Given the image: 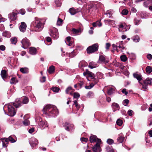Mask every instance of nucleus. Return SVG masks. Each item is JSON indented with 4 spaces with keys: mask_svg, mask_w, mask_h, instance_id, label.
Returning <instances> with one entry per match:
<instances>
[{
    "mask_svg": "<svg viewBox=\"0 0 152 152\" xmlns=\"http://www.w3.org/2000/svg\"><path fill=\"white\" fill-rule=\"evenodd\" d=\"M8 138L9 141L12 143L15 142L16 140V137L14 135H13L10 136Z\"/></svg>",
    "mask_w": 152,
    "mask_h": 152,
    "instance_id": "obj_25",
    "label": "nucleus"
},
{
    "mask_svg": "<svg viewBox=\"0 0 152 152\" xmlns=\"http://www.w3.org/2000/svg\"><path fill=\"white\" fill-rule=\"evenodd\" d=\"M22 102L20 100V99H17L15 102L13 103V105L17 108L21 106Z\"/></svg>",
    "mask_w": 152,
    "mask_h": 152,
    "instance_id": "obj_16",
    "label": "nucleus"
},
{
    "mask_svg": "<svg viewBox=\"0 0 152 152\" xmlns=\"http://www.w3.org/2000/svg\"><path fill=\"white\" fill-rule=\"evenodd\" d=\"M145 71L147 73L149 74L152 72V68L150 66H147L145 69Z\"/></svg>",
    "mask_w": 152,
    "mask_h": 152,
    "instance_id": "obj_33",
    "label": "nucleus"
},
{
    "mask_svg": "<svg viewBox=\"0 0 152 152\" xmlns=\"http://www.w3.org/2000/svg\"><path fill=\"white\" fill-rule=\"evenodd\" d=\"M81 32V30L80 29H76L75 28H73L72 30V32L74 35H77L79 34V33Z\"/></svg>",
    "mask_w": 152,
    "mask_h": 152,
    "instance_id": "obj_24",
    "label": "nucleus"
},
{
    "mask_svg": "<svg viewBox=\"0 0 152 152\" xmlns=\"http://www.w3.org/2000/svg\"><path fill=\"white\" fill-rule=\"evenodd\" d=\"M99 48V45L97 43L93 44L92 45L88 47L87 49V52L88 53H91L98 50Z\"/></svg>",
    "mask_w": 152,
    "mask_h": 152,
    "instance_id": "obj_3",
    "label": "nucleus"
},
{
    "mask_svg": "<svg viewBox=\"0 0 152 152\" xmlns=\"http://www.w3.org/2000/svg\"><path fill=\"white\" fill-rule=\"evenodd\" d=\"M18 82V81L16 79V78L15 77L12 78L10 81V83L12 84L15 83H17Z\"/></svg>",
    "mask_w": 152,
    "mask_h": 152,
    "instance_id": "obj_40",
    "label": "nucleus"
},
{
    "mask_svg": "<svg viewBox=\"0 0 152 152\" xmlns=\"http://www.w3.org/2000/svg\"><path fill=\"white\" fill-rule=\"evenodd\" d=\"M73 89L72 87H68L66 90V92L67 94H70L71 95L72 94L73 92Z\"/></svg>",
    "mask_w": 152,
    "mask_h": 152,
    "instance_id": "obj_26",
    "label": "nucleus"
},
{
    "mask_svg": "<svg viewBox=\"0 0 152 152\" xmlns=\"http://www.w3.org/2000/svg\"><path fill=\"white\" fill-rule=\"evenodd\" d=\"M1 75L2 78L4 79L7 76L6 71L5 70H2L1 72Z\"/></svg>",
    "mask_w": 152,
    "mask_h": 152,
    "instance_id": "obj_31",
    "label": "nucleus"
},
{
    "mask_svg": "<svg viewBox=\"0 0 152 152\" xmlns=\"http://www.w3.org/2000/svg\"><path fill=\"white\" fill-rule=\"evenodd\" d=\"M135 25H137L138 23L140 22V20H137V18H135L134 19Z\"/></svg>",
    "mask_w": 152,
    "mask_h": 152,
    "instance_id": "obj_54",
    "label": "nucleus"
},
{
    "mask_svg": "<svg viewBox=\"0 0 152 152\" xmlns=\"http://www.w3.org/2000/svg\"><path fill=\"white\" fill-rule=\"evenodd\" d=\"M5 49V47L3 45H1L0 46V50H2L4 51Z\"/></svg>",
    "mask_w": 152,
    "mask_h": 152,
    "instance_id": "obj_61",
    "label": "nucleus"
},
{
    "mask_svg": "<svg viewBox=\"0 0 152 152\" xmlns=\"http://www.w3.org/2000/svg\"><path fill=\"white\" fill-rule=\"evenodd\" d=\"M63 20L60 18H58L57 21V25L58 26H61L62 25Z\"/></svg>",
    "mask_w": 152,
    "mask_h": 152,
    "instance_id": "obj_38",
    "label": "nucleus"
},
{
    "mask_svg": "<svg viewBox=\"0 0 152 152\" xmlns=\"http://www.w3.org/2000/svg\"><path fill=\"white\" fill-rule=\"evenodd\" d=\"M2 142L3 147H7L8 144H7L5 142L4 140H2Z\"/></svg>",
    "mask_w": 152,
    "mask_h": 152,
    "instance_id": "obj_62",
    "label": "nucleus"
},
{
    "mask_svg": "<svg viewBox=\"0 0 152 152\" xmlns=\"http://www.w3.org/2000/svg\"><path fill=\"white\" fill-rule=\"evenodd\" d=\"M9 18L11 20H14L16 19V14L14 12H12L9 15Z\"/></svg>",
    "mask_w": 152,
    "mask_h": 152,
    "instance_id": "obj_17",
    "label": "nucleus"
},
{
    "mask_svg": "<svg viewBox=\"0 0 152 152\" xmlns=\"http://www.w3.org/2000/svg\"><path fill=\"white\" fill-rule=\"evenodd\" d=\"M22 102L24 104H26L28 102V99L27 97H24L22 98Z\"/></svg>",
    "mask_w": 152,
    "mask_h": 152,
    "instance_id": "obj_34",
    "label": "nucleus"
},
{
    "mask_svg": "<svg viewBox=\"0 0 152 152\" xmlns=\"http://www.w3.org/2000/svg\"><path fill=\"white\" fill-rule=\"evenodd\" d=\"M145 85H152V79L150 78H147L143 81Z\"/></svg>",
    "mask_w": 152,
    "mask_h": 152,
    "instance_id": "obj_15",
    "label": "nucleus"
},
{
    "mask_svg": "<svg viewBox=\"0 0 152 152\" xmlns=\"http://www.w3.org/2000/svg\"><path fill=\"white\" fill-rule=\"evenodd\" d=\"M39 126L41 128H43V129L46 127L48 126L47 122L45 121H42L39 122Z\"/></svg>",
    "mask_w": 152,
    "mask_h": 152,
    "instance_id": "obj_19",
    "label": "nucleus"
},
{
    "mask_svg": "<svg viewBox=\"0 0 152 152\" xmlns=\"http://www.w3.org/2000/svg\"><path fill=\"white\" fill-rule=\"evenodd\" d=\"M147 57L149 60H151L152 59V55L150 54H148L147 56Z\"/></svg>",
    "mask_w": 152,
    "mask_h": 152,
    "instance_id": "obj_63",
    "label": "nucleus"
},
{
    "mask_svg": "<svg viewBox=\"0 0 152 152\" xmlns=\"http://www.w3.org/2000/svg\"><path fill=\"white\" fill-rule=\"evenodd\" d=\"M96 9V5H92L90 6L88 8L89 12L91 13V12L95 11Z\"/></svg>",
    "mask_w": 152,
    "mask_h": 152,
    "instance_id": "obj_23",
    "label": "nucleus"
},
{
    "mask_svg": "<svg viewBox=\"0 0 152 152\" xmlns=\"http://www.w3.org/2000/svg\"><path fill=\"white\" fill-rule=\"evenodd\" d=\"M151 0H147L144 3V6L146 7H147L148 5L150 4V2Z\"/></svg>",
    "mask_w": 152,
    "mask_h": 152,
    "instance_id": "obj_47",
    "label": "nucleus"
},
{
    "mask_svg": "<svg viewBox=\"0 0 152 152\" xmlns=\"http://www.w3.org/2000/svg\"><path fill=\"white\" fill-rule=\"evenodd\" d=\"M122 92L125 95H127L128 94V92L125 88L123 89L122 91Z\"/></svg>",
    "mask_w": 152,
    "mask_h": 152,
    "instance_id": "obj_59",
    "label": "nucleus"
},
{
    "mask_svg": "<svg viewBox=\"0 0 152 152\" xmlns=\"http://www.w3.org/2000/svg\"><path fill=\"white\" fill-rule=\"evenodd\" d=\"M107 142L109 144L111 145L113 143L114 141L113 140L109 139L107 140Z\"/></svg>",
    "mask_w": 152,
    "mask_h": 152,
    "instance_id": "obj_50",
    "label": "nucleus"
},
{
    "mask_svg": "<svg viewBox=\"0 0 152 152\" xmlns=\"http://www.w3.org/2000/svg\"><path fill=\"white\" fill-rule=\"evenodd\" d=\"M115 91V90L114 88H111L108 90L107 93L109 95H111Z\"/></svg>",
    "mask_w": 152,
    "mask_h": 152,
    "instance_id": "obj_37",
    "label": "nucleus"
},
{
    "mask_svg": "<svg viewBox=\"0 0 152 152\" xmlns=\"http://www.w3.org/2000/svg\"><path fill=\"white\" fill-rule=\"evenodd\" d=\"M31 25L32 26H33V30L37 32L41 31L44 27V24L37 18H35Z\"/></svg>",
    "mask_w": 152,
    "mask_h": 152,
    "instance_id": "obj_2",
    "label": "nucleus"
},
{
    "mask_svg": "<svg viewBox=\"0 0 152 152\" xmlns=\"http://www.w3.org/2000/svg\"><path fill=\"white\" fill-rule=\"evenodd\" d=\"M140 84L142 85V88L145 91L146 89H147V85H145L144 84V85L142 84L141 83H140Z\"/></svg>",
    "mask_w": 152,
    "mask_h": 152,
    "instance_id": "obj_56",
    "label": "nucleus"
},
{
    "mask_svg": "<svg viewBox=\"0 0 152 152\" xmlns=\"http://www.w3.org/2000/svg\"><path fill=\"white\" fill-rule=\"evenodd\" d=\"M22 47L24 49H26L30 46L31 43L29 40L26 38H25L23 39L21 41Z\"/></svg>",
    "mask_w": 152,
    "mask_h": 152,
    "instance_id": "obj_7",
    "label": "nucleus"
},
{
    "mask_svg": "<svg viewBox=\"0 0 152 152\" xmlns=\"http://www.w3.org/2000/svg\"><path fill=\"white\" fill-rule=\"evenodd\" d=\"M29 52L31 54L35 55L36 54L37 51L36 48L34 47H31L29 48Z\"/></svg>",
    "mask_w": 152,
    "mask_h": 152,
    "instance_id": "obj_21",
    "label": "nucleus"
},
{
    "mask_svg": "<svg viewBox=\"0 0 152 152\" xmlns=\"http://www.w3.org/2000/svg\"><path fill=\"white\" fill-rule=\"evenodd\" d=\"M124 26L123 24H121L119 26V28H118L119 31L120 32L122 31L120 30V28H123V29H124Z\"/></svg>",
    "mask_w": 152,
    "mask_h": 152,
    "instance_id": "obj_57",
    "label": "nucleus"
},
{
    "mask_svg": "<svg viewBox=\"0 0 152 152\" xmlns=\"http://www.w3.org/2000/svg\"><path fill=\"white\" fill-rule=\"evenodd\" d=\"M29 142L31 146L33 147L35 146L38 143L37 140L34 137H31Z\"/></svg>",
    "mask_w": 152,
    "mask_h": 152,
    "instance_id": "obj_8",
    "label": "nucleus"
},
{
    "mask_svg": "<svg viewBox=\"0 0 152 152\" xmlns=\"http://www.w3.org/2000/svg\"><path fill=\"white\" fill-rule=\"evenodd\" d=\"M98 139L96 136L95 135H91L90 137L89 140L91 143H92L94 142H97Z\"/></svg>",
    "mask_w": 152,
    "mask_h": 152,
    "instance_id": "obj_18",
    "label": "nucleus"
},
{
    "mask_svg": "<svg viewBox=\"0 0 152 152\" xmlns=\"http://www.w3.org/2000/svg\"><path fill=\"white\" fill-rule=\"evenodd\" d=\"M94 85L93 84H90V85L88 86H85V88L87 89H91L92 88Z\"/></svg>",
    "mask_w": 152,
    "mask_h": 152,
    "instance_id": "obj_48",
    "label": "nucleus"
},
{
    "mask_svg": "<svg viewBox=\"0 0 152 152\" xmlns=\"http://www.w3.org/2000/svg\"><path fill=\"white\" fill-rule=\"evenodd\" d=\"M83 75L84 76H85L86 75H88V76L91 77V78L93 79L94 78V75L91 72H89L87 70H86V71L85 72L83 73Z\"/></svg>",
    "mask_w": 152,
    "mask_h": 152,
    "instance_id": "obj_9",
    "label": "nucleus"
},
{
    "mask_svg": "<svg viewBox=\"0 0 152 152\" xmlns=\"http://www.w3.org/2000/svg\"><path fill=\"white\" fill-rule=\"evenodd\" d=\"M119 106L118 104L116 103H113L112 104V107L115 110L119 108Z\"/></svg>",
    "mask_w": 152,
    "mask_h": 152,
    "instance_id": "obj_36",
    "label": "nucleus"
},
{
    "mask_svg": "<svg viewBox=\"0 0 152 152\" xmlns=\"http://www.w3.org/2000/svg\"><path fill=\"white\" fill-rule=\"evenodd\" d=\"M121 60L123 61H126L127 60V58L125 55H122L121 57Z\"/></svg>",
    "mask_w": 152,
    "mask_h": 152,
    "instance_id": "obj_42",
    "label": "nucleus"
},
{
    "mask_svg": "<svg viewBox=\"0 0 152 152\" xmlns=\"http://www.w3.org/2000/svg\"><path fill=\"white\" fill-rule=\"evenodd\" d=\"M116 123L117 125L121 126L122 124L123 121L121 119H118L116 121Z\"/></svg>",
    "mask_w": 152,
    "mask_h": 152,
    "instance_id": "obj_46",
    "label": "nucleus"
},
{
    "mask_svg": "<svg viewBox=\"0 0 152 152\" xmlns=\"http://www.w3.org/2000/svg\"><path fill=\"white\" fill-rule=\"evenodd\" d=\"M116 44V45H115V44H113L112 45V46L113 47L114 49L115 48L117 50L118 47V45L119 44V42L117 43Z\"/></svg>",
    "mask_w": 152,
    "mask_h": 152,
    "instance_id": "obj_53",
    "label": "nucleus"
},
{
    "mask_svg": "<svg viewBox=\"0 0 152 152\" xmlns=\"http://www.w3.org/2000/svg\"><path fill=\"white\" fill-rule=\"evenodd\" d=\"M50 36L54 39H57L59 37V34L57 29L55 28H53L50 29Z\"/></svg>",
    "mask_w": 152,
    "mask_h": 152,
    "instance_id": "obj_4",
    "label": "nucleus"
},
{
    "mask_svg": "<svg viewBox=\"0 0 152 152\" xmlns=\"http://www.w3.org/2000/svg\"><path fill=\"white\" fill-rule=\"evenodd\" d=\"M55 4L57 7H60L61 4V0H55Z\"/></svg>",
    "mask_w": 152,
    "mask_h": 152,
    "instance_id": "obj_41",
    "label": "nucleus"
},
{
    "mask_svg": "<svg viewBox=\"0 0 152 152\" xmlns=\"http://www.w3.org/2000/svg\"><path fill=\"white\" fill-rule=\"evenodd\" d=\"M133 111L132 110H129L128 111V114L129 116H131L132 115Z\"/></svg>",
    "mask_w": 152,
    "mask_h": 152,
    "instance_id": "obj_64",
    "label": "nucleus"
},
{
    "mask_svg": "<svg viewBox=\"0 0 152 152\" xmlns=\"http://www.w3.org/2000/svg\"><path fill=\"white\" fill-rule=\"evenodd\" d=\"M26 25L24 22L21 23L19 26V29L21 31L24 32L26 30Z\"/></svg>",
    "mask_w": 152,
    "mask_h": 152,
    "instance_id": "obj_10",
    "label": "nucleus"
},
{
    "mask_svg": "<svg viewBox=\"0 0 152 152\" xmlns=\"http://www.w3.org/2000/svg\"><path fill=\"white\" fill-rule=\"evenodd\" d=\"M118 47L121 48V50L122 52H123L124 50H126L125 47L123 46V42L121 41L119 42V45Z\"/></svg>",
    "mask_w": 152,
    "mask_h": 152,
    "instance_id": "obj_30",
    "label": "nucleus"
},
{
    "mask_svg": "<svg viewBox=\"0 0 152 152\" xmlns=\"http://www.w3.org/2000/svg\"><path fill=\"white\" fill-rule=\"evenodd\" d=\"M65 124L66 126V127L65 128V129L67 131H69L72 129V128L74 127V125L73 124H70L67 122L65 123Z\"/></svg>",
    "mask_w": 152,
    "mask_h": 152,
    "instance_id": "obj_14",
    "label": "nucleus"
},
{
    "mask_svg": "<svg viewBox=\"0 0 152 152\" xmlns=\"http://www.w3.org/2000/svg\"><path fill=\"white\" fill-rule=\"evenodd\" d=\"M80 11V10L78 9H75L73 8H72L69 9V12L72 15H74Z\"/></svg>",
    "mask_w": 152,
    "mask_h": 152,
    "instance_id": "obj_13",
    "label": "nucleus"
},
{
    "mask_svg": "<svg viewBox=\"0 0 152 152\" xmlns=\"http://www.w3.org/2000/svg\"><path fill=\"white\" fill-rule=\"evenodd\" d=\"M131 11L132 12H136L137 11V10L134 7H132L131 8Z\"/></svg>",
    "mask_w": 152,
    "mask_h": 152,
    "instance_id": "obj_60",
    "label": "nucleus"
},
{
    "mask_svg": "<svg viewBox=\"0 0 152 152\" xmlns=\"http://www.w3.org/2000/svg\"><path fill=\"white\" fill-rule=\"evenodd\" d=\"M88 96L89 97H91L92 96H93L94 95V94L92 92L90 91L88 94Z\"/></svg>",
    "mask_w": 152,
    "mask_h": 152,
    "instance_id": "obj_55",
    "label": "nucleus"
},
{
    "mask_svg": "<svg viewBox=\"0 0 152 152\" xmlns=\"http://www.w3.org/2000/svg\"><path fill=\"white\" fill-rule=\"evenodd\" d=\"M106 149L107 151L108 152H113V150L111 146H107L106 147Z\"/></svg>",
    "mask_w": 152,
    "mask_h": 152,
    "instance_id": "obj_39",
    "label": "nucleus"
},
{
    "mask_svg": "<svg viewBox=\"0 0 152 152\" xmlns=\"http://www.w3.org/2000/svg\"><path fill=\"white\" fill-rule=\"evenodd\" d=\"M124 140V137L122 134H120L118 135L117 141L119 143H122Z\"/></svg>",
    "mask_w": 152,
    "mask_h": 152,
    "instance_id": "obj_12",
    "label": "nucleus"
},
{
    "mask_svg": "<svg viewBox=\"0 0 152 152\" xmlns=\"http://www.w3.org/2000/svg\"><path fill=\"white\" fill-rule=\"evenodd\" d=\"M52 91L55 92L57 93L60 90L59 88H58L56 87H53L52 88Z\"/></svg>",
    "mask_w": 152,
    "mask_h": 152,
    "instance_id": "obj_43",
    "label": "nucleus"
},
{
    "mask_svg": "<svg viewBox=\"0 0 152 152\" xmlns=\"http://www.w3.org/2000/svg\"><path fill=\"white\" fill-rule=\"evenodd\" d=\"M20 71L23 73H26L28 72V69L26 67L22 68L20 69Z\"/></svg>",
    "mask_w": 152,
    "mask_h": 152,
    "instance_id": "obj_29",
    "label": "nucleus"
},
{
    "mask_svg": "<svg viewBox=\"0 0 152 152\" xmlns=\"http://www.w3.org/2000/svg\"><path fill=\"white\" fill-rule=\"evenodd\" d=\"M129 102V100L127 99L124 100L123 101V104L125 106H126Z\"/></svg>",
    "mask_w": 152,
    "mask_h": 152,
    "instance_id": "obj_49",
    "label": "nucleus"
},
{
    "mask_svg": "<svg viewBox=\"0 0 152 152\" xmlns=\"http://www.w3.org/2000/svg\"><path fill=\"white\" fill-rule=\"evenodd\" d=\"M101 140L100 139H98L97 142L93 148L94 152H99L100 151V145L101 143Z\"/></svg>",
    "mask_w": 152,
    "mask_h": 152,
    "instance_id": "obj_6",
    "label": "nucleus"
},
{
    "mask_svg": "<svg viewBox=\"0 0 152 152\" xmlns=\"http://www.w3.org/2000/svg\"><path fill=\"white\" fill-rule=\"evenodd\" d=\"M10 41L12 44H16L17 42V38L15 37H13L10 39Z\"/></svg>",
    "mask_w": 152,
    "mask_h": 152,
    "instance_id": "obj_35",
    "label": "nucleus"
},
{
    "mask_svg": "<svg viewBox=\"0 0 152 152\" xmlns=\"http://www.w3.org/2000/svg\"><path fill=\"white\" fill-rule=\"evenodd\" d=\"M99 61L101 62L106 64L108 62V61L105 59V57L103 56H100L99 57Z\"/></svg>",
    "mask_w": 152,
    "mask_h": 152,
    "instance_id": "obj_22",
    "label": "nucleus"
},
{
    "mask_svg": "<svg viewBox=\"0 0 152 152\" xmlns=\"http://www.w3.org/2000/svg\"><path fill=\"white\" fill-rule=\"evenodd\" d=\"M43 111L44 113L49 116H53L58 113L56 107L51 105H46L44 108Z\"/></svg>",
    "mask_w": 152,
    "mask_h": 152,
    "instance_id": "obj_1",
    "label": "nucleus"
},
{
    "mask_svg": "<svg viewBox=\"0 0 152 152\" xmlns=\"http://www.w3.org/2000/svg\"><path fill=\"white\" fill-rule=\"evenodd\" d=\"M97 64L93 61L89 63L88 65V67L91 69H93L97 67Z\"/></svg>",
    "mask_w": 152,
    "mask_h": 152,
    "instance_id": "obj_20",
    "label": "nucleus"
},
{
    "mask_svg": "<svg viewBox=\"0 0 152 152\" xmlns=\"http://www.w3.org/2000/svg\"><path fill=\"white\" fill-rule=\"evenodd\" d=\"M71 37H67L65 40V42L66 44L69 46L72 45V43L70 42Z\"/></svg>",
    "mask_w": 152,
    "mask_h": 152,
    "instance_id": "obj_28",
    "label": "nucleus"
},
{
    "mask_svg": "<svg viewBox=\"0 0 152 152\" xmlns=\"http://www.w3.org/2000/svg\"><path fill=\"white\" fill-rule=\"evenodd\" d=\"M55 69V67L53 66H51L49 68L48 72L49 74H51L54 72Z\"/></svg>",
    "mask_w": 152,
    "mask_h": 152,
    "instance_id": "obj_32",
    "label": "nucleus"
},
{
    "mask_svg": "<svg viewBox=\"0 0 152 152\" xmlns=\"http://www.w3.org/2000/svg\"><path fill=\"white\" fill-rule=\"evenodd\" d=\"M80 140L83 142H86L88 140V139L84 137H82L81 138Z\"/></svg>",
    "mask_w": 152,
    "mask_h": 152,
    "instance_id": "obj_51",
    "label": "nucleus"
},
{
    "mask_svg": "<svg viewBox=\"0 0 152 152\" xmlns=\"http://www.w3.org/2000/svg\"><path fill=\"white\" fill-rule=\"evenodd\" d=\"M134 77L136 78L138 80L139 83H141L140 81L142 80V76L140 74H138L137 73H134L133 74Z\"/></svg>",
    "mask_w": 152,
    "mask_h": 152,
    "instance_id": "obj_11",
    "label": "nucleus"
},
{
    "mask_svg": "<svg viewBox=\"0 0 152 152\" xmlns=\"http://www.w3.org/2000/svg\"><path fill=\"white\" fill-rule=\"evenodd\" d=\"M128 11L126 9H124L122 10L121 13L123 15H126L128 13Z\"/></svg>",
    "mask_w": 152,
    "mask_h": 152,
    "instance_id": "obj_44",
    "label": "nucleus"
},
{
    "mask_svg": "<svg viewBox=\"0 0 152 152\" xmlns=\"http://www.w3.org/2000/svg\"><path fill=\"white\" fill-rule=\"evenodd\" d=\"M8 114L10 116H14L16 113V111L14 108L10 105H7Z\"/></svg>",
    "mask_w": 152,
    "mask_h": 152,
    "instance_id": "obj_5",
    "label": "nucleus"
},
{
    "mask_svg": "<svg viewBox=\"0 0 152 152\" xmlns=\"http://www.w3.org/2000/svg\"><path fill=\"white\" fill-rule=\"evenodd\" d=\"M3 36L5 37L10 38L11 36V34L10 32L5 31L3 32Z\"/></svg>",
    "mask_w": 152,
    "mask_h": 152,
    "instance_id": "obj_27",
    "label": "nucleus"
},
{
    "mask_svg": "<svg viewBox=\"0 0 152 152\" xmlns=\"http://www.w3.org/2000/svg\"><path fill=\"white\" fill-rule=\"evenodd\" d=\"M23 124L25 126H28L30 124V122L28 119H26L23 122Z\"/></svg>",
    "mask_w": 152,
    "mask_h": 152,
    "instance_id": "obj_45",
    "label": "nucleus"
},
{
    "mask_svg": "<svg viewBox=\"0 0 152 152\" xmlns=\"http://www.w3.org/2000/svg\"><path fill=\"white\" fill-rule=\"evenodd\" d=\"M2 140H4V142L6 143L7 144H8V142L9 141V138H4L1 139Z\"/></svg>",
    "mask_w": 152,
    "mask_h": 152,
    "instance_id": "obj_58",
    "label": "nucleus"
},
{
    "mask_svg": "<svg viewBox=\"0 0 152 152\" xmlns=\"http://www.w3.org/2000/svg\"><path fill=\"white\" fill-rule=\"evenodd\" d=\"M80 96V94L78 93H74V97L75 98H77Z\"/></svg>",
    "mask_w": 152,
    "mask_h": 152,
    "instance_id": "obj_52",
    "label": "nucleus"
}]
</instances>
